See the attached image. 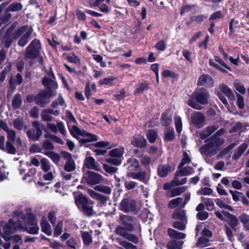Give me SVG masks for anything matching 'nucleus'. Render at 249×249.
<instances>
[{
	"mask_svg": "<svg viewBox=\"0 0 249 249\" xmlns=\"http://www.w3.org/2000/svg\"><path fill=\"white\" fill-rule=\"evenodd\" d=\"M14 214L18 217L21 216L24 223L23 224L20 220L16 222L13 219H10L3 228L2 237L5 240L10 239L9 236L13 232L23 229H25L30 234H36L38 233L39 228L34 214L31 213L22 214V212L19 211H15Z\"/></svg>",
	"mask_w": 249,
	"mask_h": 249,
	"instance_id": "nucleus-1",
	"label": "nucleus"
},
{
	"mask_svg": "<svg viewBox=\"0 0 249 249\" xmlns=\"http://www.w3.org/2000/svg\"><path fill=\"white\" fill-rule=\"evenodd\" d=\"M118 222L120 225L116 227L115 233L134 243H138L139 241L138 237L128 232V231H134L136 227L138 228L139 231H141L140 224L136 218L129 215L120 213Z\"/></svg>",
	"mask_w": 249,
	"mask_h": 249,
	"instance_id": "nucleus-2",
	"label": "nucleus"
},
{
	"mask_svg": "<svg viewBox=\"0 0 249 249\" xmlns=\"http://www.w3.org/2000/svg\"><path fill=\"white\" fill-rule=\"evenodd\" d=\"M74 201L78 208L87 216L89 217L95 214L93 210L94 202L83 194L75 196Z\"/></svg>",
	"mask_w": 249,
	"mask_h": 249,
	"instance_id": "nucleus-3",
	"label": "nucleus"
},
{
	"mask_svg": "<svg viewBox=\"0 0 249 249\" xmlns=\"http://www.w3.org/2000/svg\"><path fill=\"white\" fill-rule=\"evenodd\" d=\"M33 31L32 27L29 26H23L17 29L13 33V37L16 39L19 37L18 45L20 47L25 46L29 41L31 34Z\"/></svg>",
	"mask_w": 249,
	"mask_h": 249,
	"instance_id": "nucleus-4",
	"label": "nucleus"
},
{
	"mask_svg": "<svg viewBox=\"0 0 249 249\" xmlns=\"http://www.w3.org/2000/svg\"><path fill=\"white\" fill-rule=\"evenodd\" d=\"M41 48L40 41L34 39L26 48L24 55V58L27 60H32L38 57L41 54Z\"/></svg>",
	"mask_w": 249,
	"mask_h": 249,
	"instance_id": "nucleus-5",
	"label": "nucleus"
},
{
	"mask_svg": "<svg viewBox=\"0 0 249 249\" xmlns=\"http://www.w3.org/2000/svg\"><path fill=\"white\" fill-rule=\"evenodd\" d=\"M222 144V141L213 139H209L207 143L203 144L200 148L201 154L210 156L216 153L218 147Z\"/></svg>",
	"mask_w": 249,
	"mask_h": 249,
	"instance_id": "nucleus-6",
	"label": "nucleus"
},
{
	"mask_svg": "<svg viewBox=\"0 0 249 249\" xmlns=\"http://www.w3.org/2000/svg\"><path fill=\"white\" fill-rule=\"evenodd\" d=\"M55 95L53 91L41 90L35 96V102L40 107H44L50 103V98Z\"/></svg>",
	"mask_w": 249,
	"mask_h": 249,
	"instance_id": "nucleus-7",
	"label": "nucleus"
},
{
	"mask_svg": "<svg viewBox=\"0 0 249 249\" xmlns=\"http://www.w3.org/2000/svg\"><path fill=\"white\" fill-rule=\"evenodd\" d=\"M119 209L124 213L137 212L138 210L136 202L134 199L128 198L122 200L119 206Z\"/></svg>",
	"mask_w": 249,
	"mask_h": 249,
	"instance_id": "nucleus-8",
	"label": "nucleus"
},
{
	"mask_svg": "<svg viewBox=\"0 0 249 249\" xmlns=\"http://www.w3.org/2000/svg\"><path fill=\"white\" fill-rule=\"evenodd\" d=\"M193 96L198 103L203 105L208 104L210 94L206 89L203 88L197 89L194 92Z\"/></svg>",
	"mask_w": 249,
	"mask_h": 249,
	"instance_id": "nucleus-9",
	"label": "nucleus"
},
{
	"mask_svg": "<svg viewBox=\"0 0 249 249\" xmlns=\"http://www.w3.org/2000/svg\"><path fill=\"white\" fill-rule=\"evenodd\" d=\"M84 178L85 181L90 185L98 184L103 180V177L101 175L90 171H88Z\"/></svg>",
	"mask_w": 249,
	"mask_h": 249,
	"instance_id": "nucleus-10",
	"label": "nucleus"
},
{
	"mask_svg": "<svg viewBox=\"0 0 249 249\" xmlns=\"http://www.w3.org/2000/svg\"><path fill=\"white\" fill-rule=\"evenodd\" d=\"M205 120L204 115L200 112H195L192 114L191 116L192 123L198 128L203 126Z\"/></svg>",
	"mask_w": 249,
	"mask_h": 249,
	"instance_id": "nucleus-11",
	"label": "nucleus"
},
{
	"mask_svg": "<svg viewBox=\"0 0 249 249\" xmlns=\"http://www.w3.org/2000/svg\"><path fill=\"white\" fill-rule=\"evenodd\" d=\"M197 85L199 86H203L206 88H211L213 86V81L212 77L208 74H203L198 79Z\"/></svg>",
	"mask_w": 249,
	"mask_h": 249,
	"instance_id": "nucleus-12",
	"label": "nucleus"
},
{
	"mask_svg": "<svg viewBox=\"0 0 249 249\" xmlns=\"http://www.w3.org/2000/svg\"><path fill=\"white\" fill-rule=\"evenodd\" d=\"M214 125H210L198 133V136L201 140H204L209 137L218 128Z\"/></svg>",
	"mask_w": 249,
	"mask_h": 249,
	"instance_id": "nucleus-13",
	"label": "nucleus"
},
{
	"mask_svg": "<svg viewBox=\"0 0 249 249\" xmlns=\"http://www.w3.org/2000/svg\"><path fill=\"white\" fill-rule=\"evenodd\" d=\"M84 164L88 169L94 170L97 171L101 170L99 164L92 157H87L85 159Z\"/></svg>",
	"mask_w": 249,
	"mask_h": 249,
	"instance_id": "nucleus-14",
	"label": "nucleus"
},
{
	"mask_svg": "<svg viewBox=\"0 0 249 249\" xmlns=\"http://www.w3.org/2000/svg\"><path fill=\"white\" fill-rule=\"evenodd\" d=\"M125 165L128 170L130 171H135L141 169L138 160L134 158H131L127 160Z\"/></svg>",
	"mask_w": 249,
	"mask_h": 249,
	"instance_id": "nucleus-15",
	"label": "nucleus"
},
{
	"mask_svg": "<svg viewBox=\"0 0 249 249\" xmlns=\"http://www.w3.org/2000/svg\"><path fill=\"white\" fill-rule=\"evenodd\" d=\"M131 143L134 146L143 148L146 147L147 142L146 139L143 136H137L133 137Z\"/></svg>",
	"mask_w": 249,
	"mask_h": 249,
	"instance_id": "nucleus-16",
	"label": "nucleus"
},
{
	"mask_svg": "<svg viewBox=\"0 0 249 249\" xmlns=\"http://www.w3.org/2000/svg\"><path fill=\"white\" fill-rule=\"evenodd\" d=\"M226 219L225 221L227 222L230 227H231L234 231H236V226L238 224V220L237 218L233 214L229 213H226Z\"/></svg>",
	"mask_w": 249,
	"mask_h": 249,
	"instance_id": "nucleus-17",
	"label": "nucleus"
},
{
	"mask_svg": "<svg viewBox=\"0 0 249 249\" xmlns=\"http://www.w3.org/2000/svg\"><path fill=\"white\" fill-rule=\"evenodd\" d=\"M42 84L47 88L46 90H52L54 92L57 88V84L53 79L44 77L42 81Z\"/></svg>",
	"mask_w": 249,
	"mask_h": 249,
	"instance_id": "nucleus-18",
	"label": "nucleus"
},
{
	"mask_svg": "<svg viewBox=\"0 0 249 249\" xmlns=\"http://www.w3.org/2000/svg\"><path fill=\"white\" fill-rule=\"evenodd\" d=\"M127 176L133 179H138L143 182H145L146 180V173L144 171H140L137 172H131L128 173Z\"/></svg>",
	"mask_w": 249,
	"mask_h": 249,
	"instance_id": "nucleus-19",
	"label": "nucleus"
},
{
	"mask_svg": "<svg viewBox=\"0 0 249 249\" xmlns=\"http://www.w3.org/2000/svg\"><path fill=\"white\" fill-rule=\"evenodd\" d=\"M248 144L246 143H243L235 149L233 155L232 156V160H238L244 153L245 150L248 148Z\"/></svg>",
	"mask_w": 249,
	"mask_h": 249,
	"instance_id": "nucleus-20",
	"label": "nucleus"
},
{
	"mask_svg": "<svg viewBox=\"0 0 249 249\" xmlns=\"http://www.w3.org/2000/svg\"><path fill=\"white\" fill-rule=\"evenodd\" d=\"M5 30L4 28H2L0 30V40L3 38V43L4 46L6 48H9L13 41V39H15L13 37V34L12 36L10 37L9 36L4 35Z\"/></svg>",
	"mask_w": 249,
	"mask_h": 249,
	"instance_id": "nucleus-21",
	"label": "nucleus"
},
{
	"mask_svg": "<svg viewBox=\"0 0 249 249\" xmlns=\"http://www.w3.org/2000/svg\"><path fill=\"white\" fill-rule=\"evenodd\" d=\"M172 170V167L168 164L160 165L158 167L157 172L160 177H165Z\"/></svg>",
	"mask_w": 249,
	"mask_h": 249,
	"instance_id": "nucleus-22",
	"label": "nucleus"
},
{
	"mask_svg": "<svg viewBox=\"0 0 249 249\" xmlns=\"http://www.w3.org/2000/svg\"><path fill=\"white\" fill-rule=\"evenodd\" d=\"M42 133V131H39L33 128L29 129L26 132L28 138L34 141H38Z\"/></svg>",
	"mask_w": 249,
	"mask_h": 249,
	"instance_id": "nucleus-23",
	"label": "nucleus"
},
{
	"mask_svg": "<svg viewBox=\"0 0 249 249\" xmlns=\"http://www.w3.org/2000/svg\"><path fill=\"white\" fill-rule=\"evenodd\" d=\"M172 113L170 110H166L161 117V123L162 125L167 126L172 122Z\"/></svg>",
	"mask_w": 249,
	"mask_h": 249,
	"instance_id": "nucleus-24",
	"label": "nucleus"
},
{
	"mask_svg": "<svg viewBox=\"0 0 249 249\" xmlns=\"http://www.w3.org/2000/svg\"><path fill=\"white\" fill-rule=\"evenodd\" d=\"M172 217L175 220L187 222L185 212L180 209H177L172 215Z\"/></svg>",
	"mask_w": 249,
	"mask_h": 249,
	"instance_id": "nucleus-25",
	"label": "nucleus"
},
{
	"mask_svg": "<svg viewBox=\"0 0 249 249\" xmlns=\"http://www.w3.org/2000/svg\"><path fill=\"white\" fill-rule=\"evenodd\" d=\"M81 136L83 138L80 140V142L83 143H86L97 140V136L96 135L85 131H83Z\"/></svg>",
	"mask_w": 249,
	"mask_h": 249,
	"instance_id": "nucleus-26",
	"label": "nucleus"
},
{
	"mask_svg": "<svg viewBox=\"0 0 249 249\" xmlns=\"http://www.w3.org/2000/svg\"><path fill=\"white\" fill-rule=\"evenodd\" d=\"M22 104V96L19 93L15 94L12 100V106L14 109L20 108Z\"/></svg>",
	"mask_w": 249,
	"mask_h": 249,
	"instance_id": "nucleus-27",
	"label": "nucleus"
},
{
	"mask_svg": "<svg viewBox=\"0 0 249 249\" xmlns=\"http://www.w3.org/2000/svg\"><path fill=\"white\" fill-rule=\"evenodd\" d=\"M249 126V124L247 123H242L241 122L236 123L230 129L229 132L232 133L236 132H242L246 129V127Z\"/></svg>",
	"mask_w": 249,
	"mask_h": 249,
	"instance_id": "nucleus-28",
	"label": "nucleus"
},
{
	"mask_svg": "<svg viewBox=\"0 0 249 249\" xmlns=\"http://www.w3.org/2000/svg\"><path fill=\"white\" fill-rule=\"evenodd\" d=\"M88 193L92 198L99 200L102 203H105L107 200V197L98 194L92 189H89Z\"/></svg>",
	"mask_w": 249,
	"mask_h": 249,
	"instance_id": "nucleus-29",
	"label": "nucleus"
},
{
	"mask_svg": "<svg viewBox=\"0 0 249 249\" xmlns=\"http://www.w3.org/2000/svg\"><path fill=\"white\" fill-rule=\"evenodd\" d=\"M3 129L7 133V141L14 142L16 138V132L12 129H9L6 124H3Z\"/></svg>",
	"mask_w": 249,
	"mask_h": 249,
	"instance_id": "nucleus-30",
	"label": "nucleus"
},
{
	"mask_svg": "<svg viewBox=\"0 0 249 249\" xmlns=\"http://www.w3.org/2000/svg\"><path fill=\"white\" fill-rule=\"evenodd\" d=\"M40 224L42 231L46 234L51 235L52 233L51 227L45 217L42 219Z\"/></svg>",
	"mask_w": 249,
	"mask_h": 249,
	"instance_id": "nucleus-31",
	"label": "nucleus"
},
{
	"mask_svg": "<svg viewBox=\"0 0 249 249\" xmlns=\"http://www.w3.org/2000/svg\"><path fill=\"white\" fill-rule=\"evenodd\" d=\"M178 176H180L181 175L184 176H188L191 175L194 172V169L193 168L190 166H183L181 168H178Z\"/></svg>",
	"mask_w": 249,
	"mask_h": 249,
	"instance_id": "nucleus-32",
	"label": "nucleus"
},
{
	"mask_svg": "<svg viewBox=\"0 0 249 249\" xmlns=\"http://www.w3.org/2000/svg\"><path fill=\"white\" fill-rule=\"evenodd\" d=\"M149 83L144 82L139 83L134 92L135 95H137L142 93L144 91L148 90L149 89Z\"/></svg>",
	"mask_w": 249,
	"mask_h": 249,
	"instance_id": "nucleus-33",
	"label": "nucleus"
},
{
	"mask_svg": "<svg viewBox=\"0 0 249 249\" xmlns=\"http://www.w3.org/2000/svg\"><path fill=\"white\" fill-rule=\"evenodd\" d=\"M168 233L171 238L178 239H182L186 237L185 233L179 232L171 228L168 230Z\"/></svg>",
	"mask_w": 249,
	"mask_h": 249,
	"instance_id": "nucleus-34",
	"label": "nucleus"
},
{
	"mask_svg": "<svg viewBox=\"0 0 249 249\" xmlns=\"http://www.w3.org/2000/svg\"><path fill=\"white\" fill-rule=\"evenodd\" d=\"M178 171H177L175 175V177L173 179V183L174 184V185L178 186L186 183L187 178L185 177L183 178L184 176L182 175L178 176Z\"/></svg>",
	"mask_w": 249,
	"mask_h": 249,
	"instance_id": "nucleus-35",
	"label": "nucleus"
},
{
	"mask_svg": "<svg viewBox=\"0 0 249 249\" xmlns=\"http://www.w3.org/2000/svg\"><path fill=\"white\" fill-rule=\"evenodd\" d=\"M221 91L224 93L231 100H234V96L231 90L226 85L222 84L220 86Z\"/></svg>",
	"mask_w": 249,
	"mask_h": 249,
	"instance_id": "nucleus-36",
	"label": "nucleus"
},
{
	"mask_svg": "<svg viewBox=\"0 0 249 249\" xmlns=\"http://www.w3.org/2000/svg\"><path fill=\"white\" fill-rule=\"evenodd\" d=\"M42 153L44 154L45 155L48 156L49 158H50L54 163H58L60 161V156L58 154L54 152H53L52 151H45L42 152Z\"/></svg>",
	"mask_w": 249,
	"mask_h": 249,
	"instance_id": "nucleus-37",
	"label": "nucleus"
},
{
	"mask_svg": "<svg viewBox=\"0 0 249 249\" xmlns=\"http://www.w3.org/2000/svg\"><path fill=\"white\" fill-rule=\"evenodd\" d=\"M76 165L73 159H70L69 160H67L64 166V170L69 172L74 171Z\"/></svg>",
	"mask_w": 249,
	"mask_h": 249,
	"instance_id": "nucleus-38",
	"label": "nucleus"
},
{
	"mask_svg": "<svg viewBox=\"0 0 249 249\" xmlns=\"http://www.w3.org/2000/svg\"><path fill=\"white\" fill-rule=\"evenodd\" d=\"M240 222L246 230H249V215L243 213L239 216Z\"/></svg>",
	"mask_w": 249,
	"mask_h": 249,
	"instance_id": "nucleus-39",
	"label": "nucleus"
},
{
	"mask_svg": "<svg viewBox=\"0 0 249 249\" xmlns=\"http://www.w3.org/2000/svg\"><path fill=\"white\" fill-rule=\"evenodd\" d=\"M183 200V198L181 197H178L171 200L168 204V208L172 209L176 208L179 204L181 205L182 204Z\"/></svg>",
	"mask_w": 249,
	"mask_h": 249,
	"instance_id": "nucleus-40",
	"label": "nucleus"
},
{
	"mask_svg": "<svg viewBox=\"0 0 249 249\" xmlns=\"http://www.w3.org/2000/svg\"><path fill=\"white\" fill-rule=\"evenodd\" d=\"M41 168L42 170L44 172H47L51 168V164L49 160L45 158H43L40 160Z\"/></svg>",
	"mask_w": 249,
	"mask_h": 249,
	"instance_id": "nucleus-41",
	"label": "nucleus"
},
{
	"mask_svg": "<svg viewBox=\"0 0 249 249\" xmlns=\"http://www.w3.org/2000/svg\"><path fill=\"white\" fill-rule=\"evenodd\" d=\"M13 124L14 127L19 130L26 129L27 128L23 120L19 118L16 119L13 122Z\"/></svg>",
	"mask_w": 249,
	"mask_h": 249,
	"instance_id": "nucleus-42",
	"label": "nucleus"
},
{
	"mask_svg": "<svg viewBox=\"0 0 249 249\" xmlns=\"http://www.w3.org/2000/svg\"><path fill=\"white\" fill-rule=\"evenodd\" d=\"M183 244V241L172 240L168 243L167 248L168 249H181Z\"/></svg>",
	"mask_w": 249,
	"mask_h": 249,
	"instance_id": "nucleus-43",
	"label": "nucleus"
},
{
	"mask_svg": "<svg viewBox=\"0 0 249 249\" xmlns=\"http://www.w3.org/2000/svg\"><path fill=\"white\" fill-rule=\"evenodd\" d=\"M236 145L235 143H231L223 149L217 155L218 158H221L229 153L231 150Z\"/></svg>",
	"mask_w": 249,
	"mask_h": 249,
	"instance_id": "nucleus-44",
	"label": "nucleus"
},
{
	"mask_svg": "<svg viewBox=\"0 0 249 249\" xmlns=\"http://www.w3.org/2000/svg\"><path fill=\"white\" fill-rule=\"evenodd\" d=\"M186 189L187 188L185 186L174 188L171 190L170 197H173L180 195L181 194L184 193L186 190Z\"/></svg>",
	"mask_w": 249,
	"mask_h": 249,
	"instance_id": "nucleus-45",
	"label": "nucleus"
},
{
	"mask_svg": "<svg viewBox=\"0 0 249 249\" xmlns=\"http://www.w3.org/2000/svg\"><path fill=\"white\" fill-rule=\"evenodd\" d=\"M116 240L118 242L120 245L125 249H137L136 246L122 239L117 238Z\"/></svg>",
	"mask_w": 249,
	"mask_h": 249,
	"instance_id": "nucleus-46",
	"label": "nucleus"
},
{
	"mask_svg": "<svg viewBox=\"0 0 249 249\" xmlns=\"http://www.w3.org/2000/svg\"><path fill=\"white\" fill-rule=\"evenodd\" d=\"M58 105L65 107L66 106L65 100L61 94L59 95L58 98L56 100L53 101L51 104L52 107L53 108L57 107Z\"/></svg>",
	"mask_w": 249,
	"mask_h": 249,
	"instance_id": "nucleus-47",
	"label": "nucleus"
},
{
	"mask_svg": "<svg viewBox=\"0 0 249 249\" xmlns=\"http://www.w3.org/2000/svg\"><path fill=\"white\" fill-rule=\"evenodd\" d=\"M165 140L171 141L175 138V132L173 128H167L164 133Z\"/></svg>",
	"mask_w": 249,
	"mask_h": 249,
	"instance_id": "nucleus-48",
	"label": "nucleus"
},
{
	"mask_svg": "<svg viewBox=\"0 0 249 249\" xmlns=\"http://www.w3.org/2000/svg\"><path fill=\"white\" fill-rule=\"evenodd\" d=\"M94 189L97 191L102 192L107 195H110L111 193V188L106 185H97L95 187Z\"/></svg>",
	"mask_w": 249,
	"mask_h": 249,
	"instance_id": "nucleus-49",
	"label": "nucleus"
},
{
	"mask_svg": "<svg viewBox=\"0 0 249 249\" xmlns=\"http://www.w3.org/2000/svg\"><path fill=\"white\" fill-rule=\"evenodd\" d=\"M12 142L10 141H7L5 146V150L8 153L15 155L16 153L17 150L15 146L12 144Z\"/></svg>",
	"mask_w": 249,
	"mask_h": 249,
	"instance_id": "nucleus-50",
	"label": "nucleus"
},
{
	"mask_svg": "<svg viewBox=\"0 0 249 249\" xmlns=\"http://www.w3.org/2000/svg\"><path fill=\"white\" fill-rule=\"evenodd\" d=\"M42 147L43 149L46 150V151H51L54 148L52 142L48 140H45L43 141Z\"/></svg>",
	"mask_w": 249,
	"mask_h": 249,
	"instance_id": "nucleus-51",
	"label": "nucleus"
},
{
	"mask_svg": "<svg viewBox=\"0 0 249 249\" xmlns=\"http://www.w3.org/2000/svg\"><path fill=\"white\" fill-rule=\"evenodd\" d=\"M187 222L177 220L173 223V226L174 228L180 231H184L186 229V225Z\"/></svg>",
	"mask_w": 249,
	"mask_h": 249,
	"instance_id": "nucleus-52",
	"label": "nucleus"
},
{
	"mask_svg": "<svg viewBox=\"0 0 249 249\" xmlns=\"http://www.w3.org/2000/svg\"><path fill=\"white\" fill-rule=\"evenodd\" d=\"M124 153L123 149H113L109 151L110 157L122 158Z\"/></svg>",
	"mask_w": 249,
	"mask_h": 249,
	"instance_id": "nucleus-53",
	"label": "nucleus"
},
{
	"mask_svg": "<svg viewBox=\"0 0 249 249\" xmlns=\"http://www.w3.org/2000/svg\"><path fill=\"white\" fill-rule=\"evenodd\" d=\"M175 124L177 132L180 133L182 131V123L180 116L178 115L175 116Z\"/></svg>",
	"mask_w": 249,
	"mask_h": 249,
	"instance_id": "nucleus-54",
	"label": "nucleus"
},
{
	"mask_svg": "<svg viewBox=\"0 0 249 249\" xmlns=\"http://www.w3.org/2000/svg\"><path fill=\"white\" fill-rule=\"evenodd\" d=\"M81 236L85 245H89L92 242L91 236L89 232L86 231L82 232Z\"/></svg>",
	"mask_w": 249,
	"mask_h": 249,
	"instance_id": "nucleus-55",
	"label": "nucleus"
},
{
	"mask_svg": "<svg viewBox=\"0 0 249 249\" xmlns=\"http://www.w3.org/2000/svg\"><path fill=\"white\" fill-rule=\"evenodd\" d=\"M147 138L150 143H153L157 138L156 132L154 130H148L147 133Z\"/></svg>",
	"mask_w": 249,
	"mask_h": 249,
	"instance_id": "nucleus-56",
	"label": "nucleus"
},
{
	"mask_svg": "<svg viewBox=\"0 0 249 249\" xmlns=\"http://www.w3.org/2000/svg\"><path fill=\"white\" fill-rule=\"evenodd\" d=\"M22 7L21 3L14 2L10 4L7 8L11 12H17L21 10Z\"/></svg>",
	"mask_w": 249,
	"mask_h": 249,
	"instance_id": "nucleus-57",
	"label": "nucleus"
},
{
	"mask_svg": "<svg viewBox=\"0 0 249 249\" xmlns=\"http://www.w3.org/2000/svg\"><path fill=\"white\" fill-rule=\"evenodd\" d=\"M183 159L181 160L178 168L182 167L185 164L189 163L191 162V159L186 151L183 152Z\"/></svg>",
	"mask_w": 249,
	"mask_h": 249,
	"instance_id": "nucleus-58",
	"label": "nucleus"
},
{
	"mask_svg": "<svg viewBox=\"0 0 249 249\" xmlns=\"http://www.w3.org/2000/svg\"><path fill=\"white\" fill-rule=\"evenodd\" d=\"M226 132L224 128H221L217 130L210 138L215 140L219 139L222 141V144L224 142V140L219 138L220 136L223 135Z\"/></svg>",
	"mask_w": 249,
	"mask_h": 249,
	"instance_id": "nucleus-59",
	"label": "nucleus"
},
{
	"mask_svg": "<svg viewBox=\"0 0 249 249\" xmlns=\"http://www.w3.org/2000/svg\"><path fill=\"white\" fill-rule=\"evenodd\" d=\"M40 161L35 157H31L29 159V161L26 162V165L28 167L32 166H35L36 167H38L40 165Z\"/></svg>",
	"mask_w": 249,
	"mask_h": 249,
	"instance_id": "nucleus-60",
	"label": "nucleus"
},
{
	"mask_svg": "<svg viewBox=\"0 0 249 249\" xmlns=\"http://www.w3.org/2000/svg\"><path fill=\"white\" fill-rule=\"evenodd\" d=\"M207 16L202 14L196 15L191 18V21L192 22L195 21L197 23H200L206 19Z\"/></svg>",
	"mask_w": 249,
	"mask_h": 249,
	"instance_id": "nucleus-61",
	"label": "nucleus"
},
{
	"mask_svg": "<svg viewBox=\"0 0 249 249\" xmlns=\"http://www.w3.org/2000/svg\"><path fill=\"white\" fill-rule=\"evenodd\" d=\"M224 227L226 229V234L228 239L231 241H233L234 240L233 236V231H234L232 229L231 227H230L227 225H225Z\"/></svg>",
	"mask_w": 249,
	"mask_h": 249,
	"instance_id": "nucleus-62",
	"label": "nucleus"
},
{
	"mask_svg": "<svg viewBox=\"0 0 249 249\" xmlns=\"http://www.w3.org/2000/svg\"><path fill=\"white\" fill-rule=\"evenodd\" d=\"M41 118L44 121L50 122L52 121L53 117L46 109H44L41 113Z\"/></svg>",
	"mask_w": 249,
	"mask_h": 249,
	"instance_id": "nucleus-63",
	"label": "nucleus"
},
{
	"mask_svg": "<svg viewBox=\"0 0 249 249\" xmlns=\"http://www.w3.org/2000/svg\"><path fill=\"white\" fill-rule=\"evenodd\" d=\"M229 192L231 194L232 199L234 201H238L240 199L243 194L237 191L229 190Z\"/></svg>",
	"mask_w": 249,
	"mask_h": 249,
	"instance_id": "nucleus-64",
	"label": "nucleus"
}]
</instances>
